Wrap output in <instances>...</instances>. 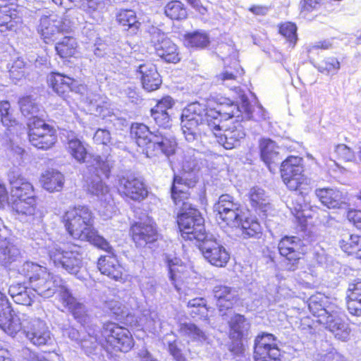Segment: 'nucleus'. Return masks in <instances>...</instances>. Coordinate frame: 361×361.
I'll return each mask as SVG.
<instances>
[{
	"label": "nucleus",
	"instance_id": "bb28decb",
	"mask_svg": "<svg viewBox=\"0 0 361 361\" xmlns=\"http://www.w3.org/2000/svg\"><path fill=\"white\" fill-rule=\"evenodd\" d=\"M97 268L101 274L116 281L123 280V268L114 252L101 256L97 261Z\"/></svg>",
	"mask_w": 361,
	"mask_h": 361
},
{
	"label": "nucleus",
	"instance_id": "39448f33",
	"mask_svg": "<svg viewBox=\"0 0 361 361\" xmlns=\"http://www.w3.org/2000/svg\"><path fill=\"white\" fill-rule=\"evenodd\" d=\"M90 159V166L97 171V176L88 183L87 191L97 196L100 201L101 207L99 212L101 215L106 219L111 218L116 212V207L109 187L103 183L99 174L109 178L114 161L110 154L93 155Z\"/></svg>",
	"mask_w": 361,
	"mask_h": 361
},
{
	"label": "nucleus",
	"instance_id": "cd10ccee",
	"mask_svg": "<svg viewBox=\"0 0 361 361\" xmlns=\"http://www.w3.org/2000/svg\"><path fill=\"white\" fill-rule=\"evenodd\" d=\"M213 293L219 312L227 310L228 313H231L233 306L237 302V291L228 286H216L213 289Z\"/></svg>",
	"mask_w": 361,
	"mask_h": 361
},
{
	"label": "nucleus",
	"instance_id": "ddd939ff",
	"mask_svg": "<svg viewBox=\"0 0 361 361\" xmlns=\"http://www.w3.org/2000/svg\"><path fill=\"white\" fill-rule=\"evenodd\" d=\"M280 255L286 259L285 267L288 271H295L298 267L301 256L304 254V245L297 236H285L279 243Z\"/></svg>",
	"mask_w": 361,
	"mask_h": 361
},
{
	"label": "nucleus",
	"instance_id": "338daca9",
	"mask_svg": "<svg viewBox=\"0 0 361 361\" xmlns=\"http://www.w3.org/2000/svg\"><path fill=\"white\" fill-rule=\"evenodd\" d=\"M85 1V0H52V2L68 10L72 8L73 6H82Z\"/></svg>",
	"mask_w": 361,
	"mask_h": 361
},
{
	"label": "nucleus",
	"instance_id": "ea45409f",
	"mask_svg": "<svg viewBox=\"0 0 361 361\" xmlns=\"http://www.w3.org/2000/svg\"><path fill=\"white\" fill-rule=\"evenodd\" d=\"M41 182L45 190L49 192L59 191L63 186L64 177L56 171H47L42 175Z\"/></svg>",
	"mask_w": 361,
	"mask_h": 361
},
{
	"label": "nucleus",
	"instance_id": "f03ea898",
	"mask_svg": "<svg viewBox=\"0 0 361 361\" xmlns=\"http://www.w3.org/2000/svg\"><path fill=\"white\" fill-rule=\"evenodd\" d=\"M221 110L207 109L206 104L197 102L188 104L180 116L181 129L185 140L192 142L202 133L219 131Z\"/></svg>",
	"mask_w": 361,
	"mask_h": 361
},
{
	"label": "nucleus",
	"instance_id": "c756f323",
	"mask_svg": "<svg viewBox=\"0 0 361 361\" xmlns=\"http://www.w3.org/2000/svg\"><path fill=\"white\" fill-rule=\"evenodd\" d=\"M315 195L322 204L329 209L341 208L346 204L343 193L336 189H317Z\"/></svg>",
	"mask_w": 361,
	"mask_h": 361
},
{
	"label": "nucleus",
	"instance_id": "dca6fc26",
	"mask_svg": "<svg viewBox=\"0 0 361 361\" xmlns=\"http://www.w3.org/2000/svg\"><path fill=\"white\" fill-rule=\"evenodd\" d=\"M281 352L273 334L263 333L255 339L254 358L255 361H281Z\"/></svg>",
	"mask_w": 361,
	"mask_h": 361
},
{
	"label": "nucleus",
	"instance_id": "b1692460",
	"mask_svg": "<svg viewBox=\"0 0 361 361\" xmlns=\"http://www.w3.org/2000/svg\"><path fill=\"white\" fill-rule=\"evenodd\" d=\"M68 26L61 18L55 15L42 16L38 27V32L41 34L46 43L49 40L56 39V35L67 31Z\"/></svg>",
	"mask_w": 361,
	"mask_h": 361
},
{
	"label": "nucleus",
	"instance_id": "a211bd4d",
	"mask_svg": "<svg viewBox=\"0 0 361 361\" xmlns=\"http://www.w3.org/2000/svg\"><path fill=\"white\" fill-rule=\"evenodd\" d=\"M330 312L324 317H322L320 324L331 331L334 336L341 341H346L348 338L350 329L348 324L345 320V314L341 307L334 305Z\"/></svg>",
	"mask_w": 361,
	"mask_h": 361
},
{
	"label": "nucleus",
	"instance_id": "4c0bfd02",
	"mask_svg": "<svg viewBox=\"0 0 361 361\" xmlns=\"http://www.w3.org/2000/svg\"><path fill=\"white\" fill-rule=\"evenodd\" d=\"M116 20L132 35L137 32L141 25L133 10L121 11L116 16Z\"/></svg>",
	"mask_w": 361,
	"mask_h": 361
},
{
	"label": "nucleus",
	"instance_id": "0e129e2a",
	"mask_svg": "<svg viewBox=\"0 0 361 361\" xmlns=\"http://www.w3.org/2000/svg\"><path fill=\"white\" fill-rule=\"evenodd\" d=\"M335 152L343 160L351 161L354 158V153L345 145H338L335 147Z\"/></svg>",
	"mask_w": 361,
	"mask_h": 361
},
{
	"label": "nucleus",
	"instance_id": "9b49d317",
	"mask_svg": "<svg viewBox=\"0 0 361 361\" xmlns=\"http://www.w3.org/2000/svg\"><path fill=\"white\" fill-rule=\"evenodd\" d=\"M214 212L219 224L224 223L230 227H238L241 224L243 209L240 203L228 194L221 195L214 205Z\"/></svg>",
	"mask_w": 361,
	"mask_h": 361
},
{
	"label": "nucleus",
	"instance_id": "13d9d810",
	"mask_svg": "<svg viewBox=\"0 0 361 361\" xmlns=\"http://www.w3.org/2000/svg\"><path fill=\"white\" fill-rule=\"evenodd\" d=\"M9 68V75L13 80L18 81L24 78L25 63L24 61L18 58L15 60L11 66L8 67Z\"/></svg>",
	"mask_w": 361,
	"mask_h": 361
},
{
	"label": "nucleus",
	"instance_id": "7ed1b4c3",
	"mask_svg": "<svg viewBox=\"0 0 361 361\" xmlns=\"http://www.w3.org/2000/svg\"><path fill=\"white\" fill-rule=\"evenodd\" d=\"M19 274L28 279L33 291L44 298H49L59 293L61 300L63 293L69 290L66 282L58 275L47 271L37 264L25 262L18 269Z\"/></svg>",
	"mask_w": 361,
	"mask_h": 361
},
{
	"label": "nucleus",
	"instance_id": "4be33fe9",
	"mask_svg": "<svg viewBox=\"0 0 361 361\" xmlns=\"http://www.w3.org/2000/svg\"><path fill=\"white\" fill-rule=\"evenodd\" d=\"M118 192L135 201H140L147 195V190L143 182L133 176H123L118 180Z\"/></svg>",
	"mask_w": 361,
	"mask_h": 361
},
{
	"label": "nucleus",
	"instance_id": "864d4df0",
	"mask_svg": "<svg viewBox=\"0 0 361 361\" xmlns=\"http://www.w3.org/2000/svg\"><path fill=\"white\" fill-rule=\"evenodd\" d=\"M249 199L252 206L256 209L265 210L268 202L264 190L254 187L249 192Z\"/></svg>",
	"mask_w": 361,
	"mask_h": 361
},
{
	"label": "nucleus",
	"instance_id": "2eb2a0df",
	"mask_svg": "<svg viewBox=\"0 0 361 361\" xmlns=\"http://www.w3.org/2000/svg\"><path fill=\"white\" fill-rule=\"evenodd\" d=\"M23 334L27 339L37 347L51 345L53 336L46 322L38 318H29L25 321Z\"/></svg>",
	"mask_w": 361,
	"mask_h": 361
},
{
	"label": "nucleus",
	"instance_id": "5701e85b",
	"mask_svg": "<svg viewBox=\"0 0 361 361\" xmlns=\"http://www.w3.org/2000/svg\"><path fill=\"white\" fill-rule=\"evenodd\" d=\"M132 238L137 246L144 247L157 239V232L152 220L147 218L145 222L138 221L131 226Z\"/></svg>",
	"mask_w": 361,
	"mask_h": 361
},
{
	"label": "nucleus",
	"instance_id": "3c124183",
	"mask_svg": "<svg viewBox=\"0 0 361 361\" xmlns=\"http://www.w3.org/2000/svg\"><path fill=\"white\" fill-rule=\"evenodd\" d=\"M240 104L228 103L226 105L221 104L219 109H222L221 116V122L223 119L226 120L227 118H232L233 117L242 118L243 115V109L241 108V95L240 96Z\"/></svg>",
	"mask_w": 361,
	"mask_h": 361
},
{
	"label": "nucleus",
	"instance_id": "6e6d98bb",
	"mask_svg": "<svg viewBox=\"0 0 361 361\" xmlns=\"http://www.w3.org/2000/svg\"><path fill=\"white\" fill-rule=\"evenodd\" d=\"M68 149L72 157L79 162H84L87 151L78 139H72L68 142Z\"/></svg>",
	"mask_w": 361,
	"mask_h": 361
},
{
	"label": "nucleus",
	"instance_id": "423d86ee",
	"mask_svg": "<svg viewBox=\"0 0 361 361\" xmlns=\"http://www.w3.org/2000/svg\"><path fill=\"white\" fill-rule=\"evenodd\" d=\"M9 182L11 186V195L12 208L18 214L25 216L26 221L33 224H39L42 222V214L36 209V200L31 183L20 176H16L14 172L8 175Z\"/></svg>",
	"mask_w": 361,
	"mask_h": 361
},
{
	"label": "nucleus",
	"instance_id": "5fc2aeb1",
	"mask_svg": "<svg viewBox=\"0 0 361 361\" xmlns=\"http://www.w3.org/2000/svg\"><path fill=\"white\" fill-rule=\"evenodd\" d=\"M151 116L155 124L159 127L166 129L171 126V117L166 111L161 110L159 106L151 109Z\"/></svg>",
	"mask_w": 361,
	"mask_h": 361
},
{
	"label": "nucleus",
	"instance_id": "bf43d9fd",
	"mask_svg": "<svg viewBox=\"0 0 361 361\" xmlns=\"http://www.w3.org/2000/svg\"><path fill=\"white\" fill-rule=\"evenodd\" d=\"M359 235H343L339 241L341 248L348 255H353L356 250L357 240Z\"/></svg>",
	"mask_w": 361,
	"mask_h": 361
},
{
	"label": "nucleus",
	"instance_id": "393cba45",
	"mask_svg": "<svg viewBox=\"0 0 361 361\" xmlns=\"http://www.w3.org/2000/svg\"><path fill=\"white\" fill-rule=\"evenodd\" d=\"M136 72L140 75L142 87L148 92L157 90L161 84V79L155 65L145 63L135 66Z\"/></svg>",
	"mask_w": 361,
	"mask_h": 361
},
{
	"label": "nucleus",
	"instance_id": "7c9ffc66",
	"mask_svg": "<svg viewBox=\"0 0 361 361\" xmlns=\"http://www.w3.org/2000/svg\"><path fill=\"white\" fill-rule=\"evenodd\" d=\"M25 321L29 318H20L18 315L12 313V310L7 314L0 317V328L7 334L15 336L20 330L23 331Z\"/></svg>",
	"mask_w": 361,
	"mask_h": 361
},
{
	"label": "nucleus",
	"instance_id": "6ab92c4d",
	"mask_svg": "<svg viewBox=\"0 0 361 361\" xmlns=\"http://www.w3.org/2000/svg\"><path fill=\"white\" fill-rule=\"evenodd\" d=\"M151 42L153 44L157 56L169 63L179 61L176 45L167 38L164 32L157 27L150 30Z\"/></svg>",
	"mask_w": 361,
	"mask_h": 361
},
{
	"label": "nucleus",
	"instance_id": "58836bf2",
	"mask_svg": "<svg viewBox=\"0 0 361 361\" xmlns=\"http://www.w3.org/2000/svg\"><path fill=\"white\" fill-rule=\"evenodd\" d=\"M230 326L229 335L231 338L238 341L245 336L249 329V324L245 318L240 314H235L228 322Z\"/></svg>",
	"mask_w": 361,
	"mask_h": 361
},
{
	"label": "nucleus",
	"instance_id": "37998d69",
	"mask_svg": "<svg viewBox=\"0 0 361 361\" xmlns=\"http://www.w3.org/2000/svg\"><path fill=\"white\" fill-rule=\"evenodd\" d=\"M85 238H82L81 240L90 242L95 247L106 251L108 254L114 252L113 247L110 245L109 243L102 236L99 235L97 232L91 228L85 234Z\"/></svg>",
	"mask_w": 361,
	"mask_h": 361
},
{
	"label": "nucleus",
	"instance_id": "473e14b6",
	"mask_svg": "<svg viewBox=\"0 0 361 361\" xmlns=\"http://www.w3.org/2000/svg\"><path fill=\"white\" fill-rule=\"evenodd\" d=\"M347 307L349 312L355 316L361 315V281L355 280L349 284Z\"/></svg>",
	"mask_w": 361,
	"mask_h": 361
},
{
	"label": "nucleus",
	"instance_id": "c9c22d12",
	"mask_svg": "<svg viewBox=\"0 0 361 361\" xmlns=\"http://www.w3.org/2000/svg\"><path fill=\"white\" fill-rule=\"evenodd\" d=\"M63 334L64 336H67L71 340L75 341L78 344H80L81 347L83 348H94L97 343H102V340L100 336L94 334H92L90 332H88V337L90 341L85 338V336H82L78 330L73 327H68L63 330Z\"/></svg>",
	"mask_w": 361,
	"mask_h": 361
},
{
	"label": "nucleus",
	"instance_id": "680f3d73",
	"mask_svg": "<svg viewBox=\"0 0 361 361\" xmlns=\"http://www.w3.org/2000/svg\"><path fill=\"white\" fill-rule=\"evenodd\" d=\"M93 140L97 145H103L106 146L113 145L110 132L106 129H97L94 135Z\"/></svg>",
	"mask_w": 361,
	"mask_h": 361
},
{
	"label": "nucleus",
	"instance_id": "de8ad7c7",
	"mask_svg": "<svg viewBox=\"0 0 361 361\" xmlns=\"http://www.w3.org/2000/svg\"><path fill=\"white\" fill-rule=\"evenodd\" d=\"M179 331L181 335L187 336L192 341L202 342L207 340L205 333L192 323L181 324Z\"/></svg>",
	"mask_w": 361,
	"mask_h": 361
},
{
	"label": "nucleus",
	"instance_id": "f3484780",
	"mask_svg": "<svg viewBox=\"0 0 361 361\" xmlns=\"http://www.w3.org/2000/svg\"><path fill=\"white\" fill-rule=\"evenodd\" d=\"M301 161V158L291 156L281 162V178L290 190H298L304 181Z\"/></svg>",
	"mask_w": 361,
	"mask_h": 361
},
{
	"label": "nucleus",
	"instance_id": "c85d7f7f",
	"mask_svg": "<svg viewBox=\"0 0 361 361\" xmlns=\"http://www.w3.org/2000/svg\"><path fill=\"white\" fill-rule=\"evenodd\" d=\"M260 157L264 164L271 171V164L281 163L282 157L279 152V147L269 138H262L259 144Z\"/></svg>",
	"mask_w": 361,
	"mask_h": 361
},
{
	"label": "nucleus",
	"instance_id": "09e8293b",
	"mask_svg": "<svg viewBox=\"0 0 361 361\" xmlns=\"http://www.w3.org/2000/svg\"><path fill=\"white\" fill-rule=\"evenodd\" d=\"M22 114L25 117H35L39 114V105L30 96L20 98L18 102Z\"/></svg>",
	"mask_w": 361,
	"mask_h": 361
},
{
	"label": "nucleus",
	"instance_id": "c03bdc74",
	"mask_svg": "<svg viewBox=\"0 0 361 361\" xmlns=\"http://www.w3.org/2000/svg\"><path fill=\"white\" fill-rule=\"evenodd\" d=\"M77 42L75 38L71 37H64L60 42H57L55 49L61 58H68L72 56L76 50Z\"/></svg>",
	"mask_w": 361,
	"mask_h": 361
},
{
	"label": "nucleus",
	"instance_id": "0eeeda50",
	"mask_svg": "<svg viewBox=\"0 0 361 361\" xmlns=\"http://www.w3.org/2000/svg\"><path fill=\"white\" fill-rule=\"evenodd\" d=\"M48 255L55 267H61L68 273L82 280L85 275L82 269V249L77 245H72L61 249L56 244L48 246Z\"/></svg>",
	"mask_w": 361,
	"mask_h": 361
},
{
	"label": "nucleus",
	"instance_id": "412c9836",
	"mask_svg": "<svg viewBox=\"0 0 361 361\" xmlns=\"http://www.w3.org/2000/svg\"><path fill=\"white\" fill-rule=\"evenodd\" d=\"M47 80L53 91L64 99L70 92L81 94L85 90V87L77 80L63 74L51 73Z\"/></svg>",
	"mask_w": 361,
	"mask_h": 361
},
{
	"label": "nucleus",
	"instance_id": "49530a36",
	"mask_svg": "<svg viewBox=\"0 0 361 361\" xmlns=\"http://www.w3.org/2000/svg\"><path fill=\"white\" fill-rule=\"evenodd\" d=\"M236 228L240 229L244 238L259 237L262 232L261 226L257 221L247 219L243 221V216L241 217V224Z\"/></svg>",
	"mask_w": 361,
	"mask_h": 361
},
{
	"label": "nucleus",
	"instance_id": "4d7b16f0",
	"mask_svg": "<svg viewBox=\"0 0 361 361\" xmlns=\"http://www.w3.org/2000/svg\"><path fill=\"white\" fill-rule=\"evenodd\" d=\"M0 116L2 124L7 128L13 126L16 123L11 111L10 103L8 101L0 102Z\"/></svg>",
	"mask_w": 361,
	"mask_h": 361
},
{
	"label": "nucleus",
	"instance_id": "72a5a7b5",
	"mask_svg": "<svg viewBox=\"0 0 361 361\" xmlns=\"http://www.w3.org/2000/svg\"><path fill=\"white\" fill-rule=\"evenodd\" d=\"M334 305L329 302L328 300L321 294L312 295L308 300L309 310L314 316L318 317V322H320L322 317H324L329 313V309H332Z\"/></svg>",
	"mask_w": 361,
	"mask_h": 361
},
{
	"label": "nucleus",
	"instance_id": "f704fd0d",
	"mask_svg": "<svg viewBox=\"0 0 361 361\" xmlns=\"http://www.w3.org/2000/svg\"><path fill=\"white\" fill-rule=\"evenodd\" d=\"M241 108L243 109L242 120H254L255 121H264L267 118V112L261 104L256 106L250 105L247 97L241 94Z\"/></svg>",
	"mask_w": 361,
	"mask_h": 361
},
{
	"label": "nucleus",
	"instance_id": "a878e982",
	"mask_svg": "<svg viewBox=\"0 0 361 361\" xmlns=\"http://www.w3.org/2000/svg\"><path fill=\"white\" fill-rule=\"evenodd\" d=\"M63 305L71 312L74 319L84 327H89L92 317L85 306L73 297L70 290L63 293L61 300Z\"/></svg>",
	"mask_w": 361,
	"mask_h": 361
},
{
	"label": "nucleus",
	"instance_id": "4468645a",
	"mask_svg": "<svg viewBox=\"0 0 361 361\" xmlns=\"http://www.w3.org/2000/svg\"><path fill=\"white\" fill-rule=\"evenodd\" d=\"M219 131H211L218 140V142L226 149H231L240 145L245 137V128L238 121L229 125H221Z\"/></svg>",
	"mask_w": 361,
	"mask_h": 361
},
{
	"label": "nucleus",
	"instance_id": "8fccbe9b",
	"mask_svg": "<svg viewBox=\"0 0 361 361\" xmlns=\"http://www.w3.org/2000/svg\"><path fill=\"white\" fill-rule=\"evenodd\" d=\"M164 13L172 20H182L187 17L186 9L179 1L169 2L165 6Z\"/></svg>",
	"mask_w": 361,
	"mask_h": 361
},
{
	"label": "nucleus",
	"instance_id": "f257e3e1",
	"mask_svg": "<svg viewBox=\"0 0 361 361\" xmlns=\"http://www.w3.org/2000/svg\"><path fill=\"white\" fill-rule=\"evenodd\" d=\"M192 157H185L183 161L182 176H175L171 188V195L178 210L177 222L181 236L186 240L195 243L208 233L205 231L204 219L200 212L190 202V195L185 188H192L197 183L194 171L197 167V160Z\"/></svg>",
	"mask_w": 361,
	"mask_h": 361
},
{
	"label": "nucleus",
	"instance_id": "6e6552de",
	"mask_svg": "<svg viewBox=\"0 0 361 361\" xmlns=\"http://www.w3.org/2000/svg\"><path fill=\"white\" fill-rule=\"evenodd\" d=\"M63 221L70 235L80 240L92 228L93 214L87 206H75L63 214Z\"/></svg>",
	"mask_w": 361,
	"mask_h": 361
},
{
	"label": "nucleus",
	"instance_id": "2f4dec72",
	"mask_svg": "<svg viewBox=\"0 0 361 361\" xmlns=\"http://www.w3.org/2000/svg\"><path fill=\"white\" fill-rule=\"evenodd\" d=\"M32 291L31 287L29 288L21 283L12 284L8 288V293L13 301L25 306H30L34 302L35 295Z\"/></svg>",
	"mask_w": 361,
	"mask_h": 361
},
{
	"label": "nucleus",
	"instance_id": "69168bd1",
	"mask_svg": "<svg viewBox=\"0 0 361 361\" xmlns=\"http://www.w3.org/2000/svg\"><path fill=\"white\" fill-rule=\"evenodd\" d=\"M146 325L154 331H157V329H160L161 327V319L156 312H149V316L147 318Z\"/></svg>",
	"mask_w": 361,
	"mask_h": 361
},
{
	"label": "nucleus",
	"instance_id": "a18cd8bd",
	"mask_svg": "<svg viewBox=\"0 0 361 361\" xmlns=\"http://www.w3.org/2000/svg\"><path fill=\"white\" fill-rule=\"evenodd\" d=\"M86 102L89 104V110L99 115L103 112L104 109H107L108 106L106 97L92 92L87 94Z\"/></svg>",
	"mask_w": 361,
	"mask_h": 361
},
{
	"label": "nucleus",
	"instance_id": "603ef678",
	"mask_svg": "<svg viewBox=\"0 0 361 361\" xmlns=\"http://www.w3.org/2000/svg\"><path fill=\"white\" fill-rule=\"evenodd\" d=\"M209 37L206 33L194 32L185 35V44L188 47L204 48L209 44Z\"/></svg>",
	"mask_w": 361,
	"mask_h": 361
},
{
	"label": "nucleus",
	"instance_id": "a19ab883",
	"mask_svg": "<svg viewBox=\"0 0 361 361\" xmlns=\"http://www.w3.org/2000/svg\"><path fill=\"white\" fill-rule=\"evenodd\" d=\"M20 257L19 249L9 243H0V264L8 267Z\"/></svg>",
	"mask_w": 361,
	"mask_h": 361
},
{
	"label": "nucleus",
	"instance_id": "aec40b11",
	"mask_svg": "<svg viewBox=\"0 0 361 361\" xmlns=\"http://www.w3.org/2000/svg\"><path fill=\"white\" fill-rule=\"evenodd\" d=\"M14 0H0V32H16L21 26L22 18Z\"/></svg>",
	"mask_w": 361,
	"mask_h": 361
},
{
	"label": "nucleus",
	"instance_id": "f8f14e48",
	"mask_svg": "<svg viewBox=\"0 0 361 361\" xmlns=\"http://www.w3.org/2000/svg\"><path fill=\"white\" fill-rule=\"evenodd\" d=\"M102 336L116 350L127 353L134 345V340L128 329L110 322L103 326Z\"/></svg>",
	"mask_w": 361,
	"mask_h": 361
},
{
	"label": "nucleus",
	"instance_id": "79ce46f5",
	"mask_svg": "<svg viewBox=\"0 0 361 361\" xmlns=\"http://www.w3.org/2000/svg\"><path fill=\"white\" fill-rule=\"evenodd\" d=\"M30 143L37 149L47 150L51 148L56 141V130L50 129L45 135L40 136L32 133Z\"/></svg>",
	"mask_w": 361,
	"mask_h": 361
},
{
	"label": "nucleus",
	"instance_id": "052dcab7",
	"mask_svg": "<svg viewBox=\"0 0 361 361\" xmlns=\"http://www.w3.org/2000/svg\"><path fill=\"white\" fill-rule=\"evenodd\" d=\"M297 27L296 25L291 23H286L281 25L280 33L290 42L293 47L297 42Z\"/></svg>",
	"mask_w": 361,
	"mask_h": 361
},
{
	"label": "nucleus",
	"instance_id": "e433bc0d",
	"mask_svg": "<svg viewBox=\"0 0 361 361\" xmlns=\"http://www.w3.org/2000/svg\"><path fill=\"white\" fill-rule=\"evenodd\" d=\"M167 265L169 271V279L176 290H179L178 283L182 281L187 271L186 266L178 257L167 258Z\"/></svg>",
	"mask_w": 361,
	"mask_h": 361
},
{
	"label": "nucleus",
	"instance_id": "1a4fd4ad",
	"mask_svg": "<svg viewBox=\"0 0 361 361\" xmlns=\"http://www.w3.org/2000/svg\"><path fill=\"white\" fill-rule=\"evenodd\" d=\"M204 258L212 265L224 267L230 259V254L222 242L214 234L208 233L196 243Z\"/></svg>",
	"mask_w": 361,
	"mask_h": 361
},
{
	"label": "nucleus",
	"instance_id": "9d476101",
	"mask_svg": "<svg viewBox=\"0 0 361 361\" xmlns=\"http://www.w3.org/2000/svg\"><path fill=\"white\" fill-rule=\"evenodd\" d=\"M214 212L219 224L224 223L230 227H238L241 224L243 209L240 203L228 194L221 195L214 205Z\"/></svg>",
	"mask_w": 361,
	"mask_h": 361
},
{
	"label": "nucleus",
	"instance_id": "e2e57ef3",
	"mask_svg": "<svg viewBox=\"0 0 361 361\" xmlns=\"http://www.w3.org/2000/svg\"><path fill=\"white\" fill-rule=\"evenodd\" d=\"M243 71V69H236L235 72L226 70L224 73L217 76V80L221 81L222 84L229 87L233 85V82L236 80L238 75L242 74Z\"/></svg>",
	"mask_w": 361,
	"mask_h": 361
},
{
	"label": "nucleus",
	"instance_id": "20e7f679",
	"mask_svg": "<svg viewBox=\"0 0 361 361\" xmlns=\"http://www.w3.org/2000/svg\"><path fill=\"white\" fill-rule=\"evenodd\" d=\"M130 134L147 157L161 154L169 157L175 152L176 142L174 137L163 130L152 132L146 125L136 123L132 124Z\"/></svg>",
	"mask_w": 361,
	"mask_h": 361
},
{
	"label": "nucleus",
	"instance_id": "774afa93",
	"mask_svg": "<svg viewBox=\"0 0 361 361\" xmlns=\"http://www.w3.org/2000/svg\"><path fill=\"white\" fill-rule=\"evenodd\" d=\"M302 198L300 197L298 200H295V202L292 201L288 207L293 215H294L297 219H300L303 216V204L300 202Z\"/></svg>",
	"mask_w": 361,
	"mask_h": 361
}]
</instances>
